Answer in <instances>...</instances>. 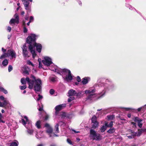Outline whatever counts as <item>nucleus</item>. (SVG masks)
Returning a JSON list of instances; mask_svg holds the SVG:
<instances>
[{
	"label": "nucleus",
	"instance_id": "nucleus-1",
	"mask_svg": "<svg viewBox=\"0 0 146 146\" xmlns=\"http://www.w3.org/2000/svg\"><path fill=\"white\" fill-rule=\"evenodd\" d=\"M31 78L33 80L30 79L28 77L26 78L25 79L24 78L21 79V82L22 84H26L27 82L29 85V88L32 89L34 86V90L36 91H39L41 89L42 82L40 79H36L35 76L31 75Z\"/></svg>",
	"mask_w": 146,
	"mask_h": 146
},
{
	"label": "nucleus",
	"instance_id": "nucleus-2",
	"mask_svg": "<svg viewBox=\"0 0 146 146\" xmlns=\"http://www.w3.org/2000/svg\"><path fill=\"white\" fill-rule=\"evenodd\" d=\"M101 80H98L97 81L98 84H95L94 86V87H96L98 85V86L100 87L102 91L100 94L101 97L103 96L105 93L110 90H113L114 87L113 84H111V81L108 79L106 80L105 83H100Z\"/></svg>",
	"mask_w": 146,
	"mask_h": 146
},
{
	"label": "nucleus",
	"instance_id": "nucleus-3",
	"mask_svg": "<svg viewBox=\"0 0 146 146\" xmlns=\"http://www.w3.org/2000/svg\"><path fill=\"white\" fill-rule=\"evenodd\" d=\"M53 68L51 70L62 75L64 79L66 81H68L72 79V76L69 70L66 69H62L57 66H54Z\"/></svg>",
	"mask_w": 146,
	"mask_h": 146
},
{
	"label": "nucleus",
	"instance_id": "nucleus-4",
	"mask_svg": "<svg viewBox=\"0 0 146 146\" xmlns=\"http://www.w3.org/2000/svg\"><path fill=\"white\" fill-rule=\"evenodd\" d=\"M36 35L34 34H31L27 38V42L29 44V48L32 54L33 58H34L36 54L35 50H33V46L36 43L35 42Z\"/></svg>",
	"mask_w": 146,
	"mask_h": 146
},
{
	"label": "nucleus",
	"instance_id": "nucleus-5",
	"mask_svg": "<svg viewBox=\"0 0 146 146\" xmlns=\"http://www.w3.org/2000/svg\"><path fill=\"white\" fill-rule=\"evenodd\" d=\"M16 56V54L15 51L12 50H8L6 53H5L1 55L0 59H2L5 57H9L10 59L13 58H15Z\"/></svg>",
	"mask_w": 146,
	"mask_h": 146
},
{
	"label": "nucleus",
	"instance_id": "nucleus-6",
	"mask_svg": "<svg viewBox=\"0 0 146 146\" xmlns=\"http://www.w3.org/2000/svg\"><path fill=\"white\" fill-rule=\"evenodd\" d=\"M90 137L91 139L97 141L100 140L102 139L101 135L97 133L95 130L92 129H91L90 130Z\"/></svg>",
	"mask_w": 146,
	"mask_h": 146
},
{
	"label": "nucleus",
	"instance_id": "nucleus-7",
	"mask_svg": "<svg viewBox=\"0 0 146 146\" xmlns=\"http://www.w3.org/2000/svg\"><path fill=\"white\" fill-rule=\"evenodd\" d=\"M95 92L96 90L95 89H90L85 90V92L86 94H90L87 98V99L90 100H95L99 98V97L98 98L96 97V95L95 94H92Z\"/></svg>",
	"mask_w": 146,
	"mask_h": 146
},
{
	"label": "nucleus",
	"instance_id": "nucleus-8",
	"mask_svg": "<svg viewBox=\"0 0 146 146\" xmlns=\"http://www.w3.org/2000/svg\"><path fill=\"white\" fill-rule=\"evenodd\" d=\"M52 59L50 57L48 56L44 57V60H42L43 64L46 66H49L52 64Z\"/></svg>",
	"mask_w": 146,
	"mask_h": 146
},
{
	"label": "nucleus",
	"instance_id": "nucleus-9",
	"mask_svg": "<svg viewBox=\"0 0 146 146\" xmlns=\"http://www.w3.org/2000/svg\"><path fill=\"white\" fill-rule=\"evenodd\" d=\"M0 99L3 101L4 107L5 108L7 106L9 107L10 106V103L7 98H5L3 96H0Z\"/></svg>",
	"mask_w": 146,
	"mask_h": 146
},
{
	"label": "nucleus",
	"instance_id": "nucleus-10",
	"mask_svg": "<svg viewBox=\"0 0 146 146\" xmlns=\"http://www.w3.org/2000/svg\"><path fill=\"white\" fill-rule=\"evenodd\" d=\"M14 17L15 19H12L9 22L10 24L14 23L15 22L18 24L19 22V17L17 14H15L14 15Z\"/></svg>",
	"mask_w": 146,
	"mask_h": 146
},
{
	"label": "nucleus",
	"instance_id": "nucleus-11",
	"mask_svg": "<svg viewBox=\"0 0 146 146\" xmlns=\"http://www.w3.org/2000/svg\"><path fill=\"white\" fill-rule=\"evenodd\" d=\"M66 104H64L56 106L55 108L56 110L55 114L57 115L58 113V111L62 110L63 108L66 107Z\"/></svg>",
	"mask_w": 146,
	"mask_h": 146
},
{
	"label": "nucleus",
	"instance_id": "nucleus-12",
	"mask_svg": "<svg viewBox=\"0 0 146 146\" xmlns=\"http://www.w3.org/2000/svg\"><path fill=\"white\" fill-rule=\"evenodd\" d=\"M45 126L47 128L46 132L49 135V137H52L51 134H52V132L53 131L52 128L49 125L48 123L46 124Z\"/></svg>",
	"mask_w": 146,
	"mask_h": 146
},
{
	"label": "nucleus",
	"instance_id": "nucleus-13",
	"mask_svg": "<svg viewBox=\"0 0 146 146\" xmlns=\"http://www.w3.org/2000/svg\"><path fill=\"white\" fill-rule=\"evenodd\" d=\"M36 47L37 51L39 52H40L42 49V46L40 44H38L36 43L33 46V50H34L35 47Z\"/></svg>",
	"mask_w": 146,
	"mask_h": 146
},
{
	"label": "nucleus",
	"instance_id": "nucleus-14",
	"mask_svg": "<svg viewBox=\"0 0 146 146\" xmlns=\"http://www.w3.org/2000/svg\"><path fill=\"white\" fill-rule=\"evenodd\" d=\"M133 120L135 122L138 123V126L139 127L141 128L142 127V123H141V122L142 121L141 119H140L137 117H135Z\"/></svg>",
	"mask_w": 146,
	"mask_h": 146
},
{
	"label": "nucleus",
	"instance_id": "nucleus-15",
	"mask_svg": "<svg viewBox=\"0 0 146 146\" xmlns=\"http://www.w3.org/2000/svg\"><path fill=\"white\" fill-rule=\"evenodd\" d=\"M23 4L24 5V6L25 8V9L26 10H29L30 11V9L29 8V1H27V0H24L23 1Z\"/></svg>",
	"mask_w": 146,
	"mask_h": 146
},
{
	"label": "nucleus",
	"instance_id": "nucleus-16",
	"mask_svg": "<svg viewBox=\"0 0 146 146\" xmlns=\"http://www.w3.org/2000/svg\"><path fill=\"white\" fill-rule=\"evenodd\" d=\"M31 126H32L31 125ZM26 127L27 129V132L28 133L30 134V135H32L33 134L34 131L33 129H31L32 127H31L30 125H29V127L27 126H25Z\"/></svg>",
	"mask_w": 146,
	"mask_h": 146
},
{
	"label": "nucleus",
	"instance_id": "nucleus-17",
	"mask_svg": "<svg viewBox=\"0 0 146 146\" xmlns=\"http://www.w3.org/2000/svg\"><path fill=\"white\" fill-rule=\"evenodd\" d=\"M77 95V93L76 91L73 89L70 90L68 92V96H71Z\"/></svg>",
	"mask_w": 146,
	"mask_h": 146
},
{
	"label": "nucleus",
	"instance_id": "nucleus-18",
	"mask_svg": "<svg viewBox=\"0 0 146 146\" xmlns=\"http://www.w3.org/2000/svg\"><path fill=\"white\" fill-rule=\"evenodd\" d=\"M23 72L24 74L28 75L30 71L29 68L26 66H24L23 67Z\"/></svg>",
	"mask_w": 146,
	"mask_h": 146
},
{
	"label": "nucleus",
	"instance_id": "nucleus-19",
	"mask_svg": "<svg viewBox=\"0 0 146 146\" xmlns=\"http://www.w3.org/2000/svg\"><path fill=\"white\" fill-rule=\"evenodd\" d=\"M89 78L88 77H85L82 79V83L83 84H87L89 80Z\"/></svg>",
	"mask_w": 146,
	"mask_h": 146
},
{
	"label": "nucleus",
	"instance_id": "nucleus-20",
	"mask_svg": "<svg viewBox=\"0 0 146 146\" xmlns=\"http://www.w3.org/2000/svg\"><path fill=\"white\" fill-rule=\"evenodd\" d=\"M137 133L132 132H131V134L130 135H127V137L129 139H132L133 138L136 136Z\"/></svg>",
	"mask_w": 146,
	"mask_h": 146
},
{
	"label": "nucleus",
	"instance_id": "nucleus-21",
	"mask_svg": "<svg viewBox=\"0 0 146 146\" xmlns=\"http://www.w3.org/2000/svg\"><path fill=\"white\" fill-rule=\"evenodd\" d=\"M125 110H127V111L129 110H133L135 111H136V110H137V111H138V112L140 111H142V107L138 108L137 110H135V109H132V108H125Z\"/></svg>",
	"mask_w": 146,
	"mask_h": 146
},
{
	"label": "nucleus",
	"instance_id": "nucleus-22",
	"mask_svg": "<svg viewBox=\"0 0 146 146\" xmlns=\"http://www.w3.org/2000/svg\"><path fill=\"white\" fill-rule=\"evenodd\" d=\"M8 62L7 59H5L2 62V65H1V66L2 67L3 66L5 67L7 66L8 64Z\"/></svg>",
	"mask_w": 146,
	"mask_h": 146
},
{
	"label": "nucleus",
	"instance_id": "nucleus-23",
	"mask_svg": "<svg viewBox=\"0 0 146 146\" xmlns=\"http://www.w3.org/2000/svg\"><path fill=\"white\" fill-rule=\"evenodd\" d=\"M145 129H139V131L137 133V135H136L137 136H139L143 132L145 131Z\"/></svg>",
	"mask_w": 146,
	"mask_h": 146
},
{
	"label": "nucleus",
	"instance_id": "nucleus-24",
	"mask_svg": "<svg viewBox=\"0 0 146 146\" xmlns=\"http://www.w3.org/2000/svg\"><path fill=\"white\" fill-rule=\"evenodd\" d=\"M18 142L16 140H15V141L11 143L10 146H17L18 145Z\"/></svg>",
	"mask_w": 146,
	"mask_h": 146
},
{
	"label": "nucleus",
	"instance_id": "nucleus-25",
	"mask_svg": "<svg viewBox=\"0 0 146 146\" xmlns=\"http://www.w3.org/2000/svg\"><path fill=\"white\" fill-rule=\"evenodd\" d=\"M115 131V129L114 128H110L108 130L107 132L109 133H113Z\"/></svg>",
	"mask_w": 146,
	"mask_h": 146
},
{
	"label": "nucleus",
	"instance_id": "nucleus-26",
	"mask_svg": "<svg viewBox=\"0 0 146 146\" xmlns=\"http://www.w3.org/2000/svg\"><path fill=\"white\" fill-rule=\"evenodd\" d=\"M50 81L52 82H54L57 80V78L56 77H50Z\"/></svg>",
	"mask_w": 146,
	"mask_h": 146
},
{
	"label": "nucleus",
	"instance_id": "nucleus-27",
	"mask_svg": "<svg viewBox=\"0 0 146 146\" xmlns=\"http://www.w3.org/2000/svg\"><path fill=\"white\" fill-rule=\"evenodd\" d=\"M107 127L105 125H103L102 126L100 129V130L101 131V132H104L105 130H106Z\"/></svg>",
	"mask_w": 146,
	"mask_h": 146
},
{
	"label": "nucleus",
	"instance_id": "nucleus-28",
	"mask_svg": "<svg viewBox=\"0 0 146 146\" xmlns=\"http://www.w3.org/2000/svg\"><path fill=\"white\" fill-rule=\"evenodd\" d=\"M105 125L107 127H112L113 125V121H111L109 124H108V123L107 122L105 123Z\"/></svg>",
	"mask_w": 146,
	"mask_h": 146
},
{
	"label": "nucleus",
	"instance_id": "nucleus-29",
	"mask_svg": "<svg viewBox=\"0 0 146 146\" xmlns=\"http://www.w3.org/2000/svg\"><path fill=\"white\" fill-rule=\"evenodd\" d=\"M25 119H26V121L27 123H28V124L29 125H30V126L31 127V123L30 121H29L27 117L26 116H25L24 117Z\"/></svg>",
	"mask_w": 146,
	"mask_h": 146
},
{
	"label": "nucleus",
	"instance_id": "nucleus-30",
	"mask_svg": "<svg viewBox=\"0 0 146 146\" xmlns=\"http://www.w3.org/2000/svg\"><path fill=\"white\" fill-rule=\"evenodd\" d=\"M36 137L38 139H40L43 137V135L42 134V133H39V134H36Z\"/></svg>",
	"mask_w": 146,
	"mask_h": 146
},
{
	"label": "nucleus",
	"instance_id": "nucleus-31",
	"mask_svg": "<svg viewBox=\"0 0 146 146\" xmlns=\"http://www.w3.org/2000/svg\"><path fill=\"white\" fill-rule=\"evenodd\" d=\"M40 121H38L36 122L35 125L39 129L40 128Z\"/></svg>",
	"mask_w": 146,
	"mask_h": 146
},
{
	"label": "nucleus",
	"instance_id": "nucleus-32",
	"mask_svg": "<svg viewBox=\"0 0 146 146\" xmlns=\"http://www.w3.org/2000/svg\"><path fill=\"white\" fill-rule=\"evenodd\" d=\"M92 125V127L93 128H96L98 127V123L97 122H93Z\"/></svg>",
	"mask_w": 146,
	"mask_h": 146
},
{
	"label": "nucleus",
	"instance_id": "nucleus-33",
	"mask_svg": "<svg viewBox=\"0 0 146 146\" xmlns=\"http://www.w3.org/2000/svg\"><path fill=\"white\" fill-rule=\"evenodd\" d=\"M22 48L23 50V52L27 51V46L25 44L24 45Z\"/></svg>",
	"mask_w": 146,
	"mask_h": 146
},
{
	"label": "nucleus",
	"instance_id": "nucleus-34",
	"mask_svg": "<svg viewBox=\"0 0 146 146\" xmlns=\"http://www.w3.org/2000/svg\"><path fill=\"white\" fill-rule=\"evenodd\" d=\"M23 56L25 58L28 57L29 56L28 55V51L23 52Z\"/></svg>",
	"mask_w": 146,
	"mask_h": 146
},
{
	"label": "nucleus",
	"instance_id": "nucleus-35",
	"mask_svg": "<svg viewBox=\"0 0 146 146\" xmlns=\"http://www.w3.org/2000/svg\"><path fill=\"white\" fill-rule=\"evenodd\" d=\"M0 90L3 92L5 94H7L8 93L7 90H5L2 87H0Z\"/></svg>",
	"mask_w": 146,
	"mask_h": 146
},
{
	"label": "nucleus",
	"instance_id": "nucleus-36",
	"mask_svg": "<svg viewBox=\"0 0 146 146\" xmlns=\"http://www.w3.org/2000/svg\"><path fill=\"white\" fill-rule=\"evenodd\" d=\"M25 22L24 21L23 22V25L24 26V29H23V31L24 33H26L27 32L28 30L27 28L25 27Z\"/></svg>",
	"mask_w": 146,
	"mask_h": 146
},
{
	"label": "nucleus",
	"instance_id": "nucleus-37",
	"mask_svg": "<svg viewBox=\"0 0 146 146\" xmlns=\"http://www.w3.org/2000/svg\"><path fill=\"white\" fill-rule=\"evenodd\" d=\"M96 119L97 117L96 116H93L92 119V123L97 122Z\"/></svg>",
	"mask_w": 146,
	"mask_h": 146
},
{
	"label": "nucleus",
	"instance_id": "nucleus-38",
	"mask_svg": "<svg viewBox=\"0 0 146 146\" xmlns=\"http://www.w3.org/2000/svg\"><path fill=\"white\" fill-rule=\"evenodd\" d=\"M58 126L59 125L58 123H57L56 124L55 126V127L56 129V131L57 133H58L59 132Z\"/></svg>",
	"mask_w": 146,
	"mask_h": 146
},
{
	"label": "nucleus",
	"instance_id": "nucleus-39",
	"mask_svg": "<svg viewBox=\"0 0 146 146\" xmlns=\"http://www.w3.org/2000/svg\"><path fill=\"white\" fill-rule=\"evenodd\" d=\"M107 118L109 120H112L114 118V116L113 115H110L107 116Z\"/></svg>",
	"mask_w": 146,
	"mask_h": 146
},
{
	"label": "nucleus",
	"instance_id": "nucleus-40",
	"mask_svg": "<svg viewBox=\"0 0 146 146\" xmlns=\"http://www.w3.org/2000/svg\"><path fill=\"white\" fill-rule=\"evenodd\" d=\"M38 98H36V99L37 101H38L40 100H41L42 98V96L40 94L38 95Z\"/></svg>",
	"mask_w": 146,
	"mask_h": 146
},
{
	"label": "nucleus",
	"instance_id": "nucleus-41",
	"mask_svg": "<svg viewBox=\"0 0 146 146\" xmlns=\"http://www.w3.org/2000/svg\"><path fill=\"white\" fill-rule=\"evenodd\" d=\"M21 121H22V123L24 125H25V127L26 126H27V125H25L27 123H27L26 121H25L24 119H22V120H21Z\"/></svg>",
	"mask_w": 146,
	"mask_h": 146
},
{
	"label": "nucleus",
	"instance_id": "nucleus-42",
	"mask_svg": "<svg viewBox=\"0 0 146 146\" xmlns=\"http://www.w3.org/2000/svg\"><path fill=\"white\" fill-rule=\"evenodd\" d=\"M142 111L143 112L146 110V104L142 107Z\"/></svg>",
	"mask_w": 146,
	"mask_h": 146
},
{
	"label": "nucleus",
	"instance_id": "nucleus-43",
	"mask_svg": "<svg viewBox=\"0 0 146 146\" xmlns=\"http://www.w3.org/2000/svg\"><path fill=\"white\" fill-rule=\"evenodd\" d=\"M39 108H38V110L39 111H41L43 110V105L41 104V106H40L38 105Z\"/></svg>",
	"mask_w": 146,
	"mask_h": 146
},
{
	"label": "nucleus",
	"instance_id": "nucleus-44",
	"mask_svg": "<svg viewBox=\"0 0 146 146\" xmlns=\"http://www.w3.org/2000/svg\"><path fill=\"white\" fill-rule=\"evenodd\" d=\"M20 88L21 90H24L26 88V86L25 85H24L23 86H20Z\"/></svg>",
	"mask_w": 146,
	"mask_h": 146
},
{
	"label": "nucleus",
	"instance_id": "nucleus-45",
	"mask_svg": "<svg viewBox=\"0 0 146 146\" xmlns=\"http://www.w3.org/2000/svg\"><path fill=\"white\" fill-rule=\"evenodd\" d=\"M74 99V98L73 97H70L68 99V102H69L73 100Z\"/></svg>",
	"mask_w": 146,
	"mask_h": 146
},
{
	"label": "nucleus",
	"instance_id": "nucleus-46",
	"mask_svg": "<svg viewBox=\"0 0 146 146\" xmlns=\"http://www.w3.org/2000/svg\"><path fill=\"white\" fill-rule=\"evenodd\" d=\"M13 69V67L9 65L8 67V71L9 72H11Z\"/></svg>",
	"mask_w": 146,
	"mask_h": 146
},
{
	"label": "nucleus",
	"instance_id": "nucleus-47",
	"mask_svg": "<svg viewBox=\"0 0 146 146\" xmlns=\"http://www.w3.org/2000/svg\"><path fill=\"white\" fill-rule=\"evenodd\" d=\"M34 19L33 17L32 16H31L30 17L29 21L30 22H32L33 21Z\"/></svg>",
	"mask_w": 146,
	"mask_h": 146
},
{
	"label": "nucleus",
	"instance_id": "nucleus-48",
	"mask_svg": "<svg viewBox=\"0 0 146 146\" xmlns=\"http://www.w3.org/2000/svg\"><path fill=\"white\" fill-rule=\"evenodd\" d=\"M54 92V90L52 89H51L50 90V93L51 95L53 94Z\"/></svg>",
	"mask_w": 146,
	"mask_h": 146
},
{
	"label": "nucleus",
	"instance_id": "nucleus-49",
	"mask_svg": "<svg viewBox=\"0 0 146 146\" xmlns=\"http://www.w3.org/2000/svg\"><path fill=\"white\" fill-rule=\"evenodd\" d=\"M2 114L1 113H0V123H4V122L2 121Z\"/></svg>",
	"mask_w": 146,
	"mask_h": 146
},
{
	"label": "nucleus",
	"instance_id": "nucleus-50",
	"mask_svg": "<svg viewBox=\"0 0 146 146\" xmlns=\"http://www.w3.org/2000/svg\"><path fill=\"white\" fill-rule=\"evenodd\" d=\"M27 63L29 65H31L32 66H33V64L29 60L28 61Z\"/></svg>",
	"mask_w": 146,
	"mask_h": 146
},
{
	"label": "nucleus",
	"instance_id": "nucleus-51",
	"mask_svg": "<svg viewBox=\"0 0 146 146\" xmlns=\"http://www.w3.org/2000/svg\"><path fill=\"white\" fill-rule=\"evenodd\" d=\"M77 80L78 81V82H80L81 80L79 76H77Z\"/></svg>",
	"mask_w": 146,
	"mask_h": 146
},
{
	"label": "nucleus",
	"instance_id": "nucleus-52",
	"mask_svg": "<svg viewBox=\"0 0 146 146\" xmlns=\"http://www.w3.org/2000/svg\"><path fill=\"white\" fill-rule=\"evenodd\" d=\"M67 142H68V143H69V144H72V142L69 139H67Z\"/></svg>",
	"mask_w": 146,
	"mask_h": 146
},
{
	"label": "nucleus",
	"instance_id": "nucleus-53",
	"mask_svg": "<svg viewBox=\"0 0 146 146\" xmlns=\"http://www.w3.org/2000/svg\"><path fill=\"white\" fill-rule=\"evenodd\" d=\"M131 124L133 125V127H135L136 126V123L133 122H131Z\"/></svg>",
	"mask_w": 146,
	"mask_h": 146
},
{
	"label": "nucleus",
	"instance_id": "nucleus-54",
	"mask_svg": "<svg viewBox=\"0 0 146 146\" xmlns=\"http://www.w3.org/2000/svg\"><path fill=\"white\" fill-rule=\"evenodd\" d=\"M66 114L65 113H63L61 115V118H64Z\"/></svg>",
	"mask_w": 146,
	"mask_h": 146
},
{
	"label": "nucleus",
	"instance_id": "nucleus-55",
	"mask_svg": "<svg viewBox=\"0 0 146 146\" xmlns=\"http://www.w3.org/2000/svg\"><path fill=\"white\" fill-rule=\"evenodd\" d=\"M2 51L3 52V54H4L5 53H6L5 52L6 51V49H4L3 48H2Z\"/></svg>",
	"mask_w": 146,
	"mask_h": 146
},
{
	"label": "nucleus",
	"instance_id": "nucleus-56",
	"mask_svg": "<svg viewBox=\"0 0 146 146\" xmlns=\"http://www.w3.org/2000/svg\"><path fill=\"white\" fill-rule=\"evenodd\" d=\"M0 107H4V104H3V102H0Z\"/></svg>",
	"mask_w": 146,
	"mask_h": 146
},
{
	"label": "nucleus",
	"instance_id": "nucleus-57",
	"mask_svg": "<svg viewBox=\"0 0 146 146\" xmlns=\"http://www.w3.org/2000/svg\"><path fill=\"white\" fill-rule=\"evenodd\" d=\"M11 28L10 27H8L7 28V30L9 31V32L11 31Z\"/></svg>",
	"mask_w": 146,
	"mask_h": 146
},
{
	"label": "nucleus",
	"instance_id": "nucleus-58",
	"mask_svg": "<svg viewBox=\"0 0 146 146\" xmlns=\"http://www.w3.org/2000/svg\"><path fill=\"white\" fill-rule=\"evenodd\" d=\"M29 18V16H26L25 17V19L26 20H27Z\"/></svg>",
	"mask_w": 146,
	"mask_h": 146
},
{
	"label": "nucleus",
	"instance_id": "nucleus-59",
	"mask_svg": "<svg viewBox=\"0 0 146 146\" xmlns=\"http://www.w3.org/2000/svg\"><path fill=\"white\" fill-rule=\"evenodd\" d=\"M42 67V65L41 63L40 62H39V68H41Z\"/></svg>",
	"mask_w": 146,
	"mask_h": 146
},
{
	"label": "nucleus",
	"instance_id": "nucleus-60",
	"mask_svg": "<svg viewBox=\"0 0 146 146\" xmlns=\"http://www.w3.org/2000/svg\"><path fill=\"white\" fill-rule=\"evenodd\" d=\"M72 131H74L75 132V133H78L79 132V131H76L74 129H72Z\"/></svg>",
	"mask_w": 146,
	"mask_h": 146
},
{
	"label": "nucleus",
	"instance_id": "nucleus-61",
	"mask_svg": "<svg viewBox=\"0 0 146 146\" xmlns=\"http://www.w3.org/2000/svg\"><path fill=\"white\" fill-rule=\"evenodd\" d=\"M21 14L22 15H23L25 14V12L24 11H22L21 13Z\"/></svg>",
	"mask_w": 146,
	"mask_h": 146
},
{
	"label": "nucleus",
	"instance_id": "nucleus-62",
	"mask_svg": "<svg viewBox=\"0 0 146 146\" xmlns=\"http://www.w3.org/2000/svg\"><path fill=\"white\" fill-rule=\"evenodd\" d=\"M131 116V114H129L127 115V117H129V118H130Z\"/></svg>",
	"mask_w": 146,
	"mask_h": 146
},
{
	"label": "nucleus",
	"instance_id": "nucleus-63",
	"mask_svg": "<svg viewBox=\"0 0 146 146\" xmlns=\"http://www.w3.org/2000/svg\"><path fill=\"white\" fill-rule=\"evenodd\" d=\"M50 146H56V145L55 144H52L50 145Z\"/></svg>",
	"mask_w": 146,
	"mask_h": 146
},
{
	"label": "nucleus",
	"instance_id": "nucleus-64",
	"mask_svg": "<svg viewBox=\"0 0 146 146\" xmlns=\"http://www.w3.org/2000/svg\"><path fill=\"white\" fill-rule=\"evenodd\" d=\"M37 146H43V145L42 144H40L38 145Z\"/></svg>",
	"mask_w": 146,
	"mask_h": 146
}]
</instances>
